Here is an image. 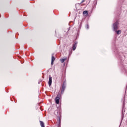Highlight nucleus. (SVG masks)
<instances>
[{
	"mask_svg": "<svg viewBox=\"0 0 127 127\" xmlns=\"http://www.w3.org/2000/svg\"><path fill=\"white\" fill-rule=\"evenodd\" d=\"M65 89H66V81L63 82L61 92H59L56 98H55V102L57 105H59V103H60V99L61 98V94H64Z\"/></svg>",
	"mask_w": 127,
	"mask_h": 127,
	"instance_id": "nucleus-1",
	"label": "nucleus"
},
{
	"mask_svg": "<svg viewBox=\"0 0 127 127\" xmlns=\"http://www.w3.org/2000/svg\"><path fill=\"white\" fill-rule=\"evenodd\" d=\"M120 21L119 20H117L115 23L113 24V28L114 31H116L117 34L118 35H119V34H121L122 33V31L121 30H118L119 27H118V25L120 24L119 23Z\"/></svg>",
	"mask_w": 127,
	"mask_h": 127,
	"instance_id": "nucleus-2",
	"label": "nucleus"
},
{
	"mask_svg": "<svg viewBox=\"0 0 127 127\" xmlns=\"http://www.w3.org/2000/svg\"><path fill=\"white\" fill-rule=\"evenodd\" d=\"M54 114L57 117V121L59 122V125H61V112L58 111V110H56L54 112Z\"/></svg>",
	"mask_w": 127,
	"mask_h": 127,
	"instance_id": "nucleus-3",
	"label": "nucleus"
},
{
	"mask_svg": "<svg viewBox=\"0 0 127 127\" xmlns=\"http://www.w3.org/2000/svg\"><path fill=\"white\" fill-rule=\"evenodd\" d=\"M125 99L124 98L123 108H122V119L124 120V109L126 108V103L125 102Z\"/></svg>",
	"mask_w": 127,
	"mask_h": 127,
	"instance_id": "nucleus-4",
	"label": "nucleus"
},
{
	"mask_svg": "<svg viewBox=\"0 0 127 127\" xmlns=\"http://www.w3.org/2000/svg\"><path fill=\"white\" fill-rule=\"evenodd\" d=\"M77 44H78V42L75 41L73 42V44L72 45V50L75 51L77 47Z\"/></svg>",
	"mask_w": 127,
	"mask_h": 127,
	"instance_id": "nucleus-5",
	"label": "nucleus"
},
{
	"mask_svg": "<svg viewBox=\"0 0 127 127\" xmlns=\"http://www.w3.org/2000/svg\"><path fill=\"white\" fill-rule=\"evenodd\" d=\"M48 84L50 87L52 85V77H51V75H49Z\"/></svg>",
	"mask_w": 127,
	"mask_h": 127,
	"instance_id": "nucleus-6",
	"label": "nucleus"
},
{
	"mask_svg": "<svg viewBox=\"0 0 127 127\" xmlns=\"http://www.w3.org/2000/svg\"><path fill=\"white\" fill-rule=\"evenodd\" d=\"M117 55H118V57L122 60V57L124 56V53L123 52H119L117 54Z\"/></svg>",
	"mask_w": 127,
	"mask_h": 127,
	"instance_id": "nucleus-7",
	"label": "nucleus"
},
{
	"mask_svg": "<svg viewBox=\"0 0 127 127\" xmlns=\"http://www.w3.org/2000/svg\"><path fill=\"white\" fill-rule=\"evenodd\" d=\"M83 15L85 17H87L88 16V14H89V11H88V10L83 11Z\"/></svg>",
	"mask_w": 127,
	"mask_h": 127,
	"instance_id": "nucleus-8",
	"label": "nucleus"
},
{
	"mask_svg": "<svg viewBox=\"0 0 127 127\" xmlns=\"http://www.w3.org/2000/svg\"><path fill=\"white\" fill-rule=\"evenodd\" d=\"M40 125L41 127H45L44 126V123L43 121H40Z\"/></svg>",
	"mask_w": 127,
	"mask_h": 127,
	"instance_id": "nucleus-9",
	"label": "nucleus"
},
{
	"mask_svg": "<svg viewBox=\"0 0 127 127\" xmlns=\"http://www.w3.org/2000/svg\"><path fill=\"white\" fill-rule=\"evenodd\" d=\"M66 60H67V58L61 59V63H64V62L66 61Z\"/></svg>",
	"mask_w": 127,
	"mask_h": 127,
	"instance_id": "nucleus-10",
	"label": "nucleus"
},
{
	"mask_svg": "<svg viewBox=\"0 0 127 127\" xmlns=\"http://www.w3.org/2000/svg\"><path fill=\"white\" fill-rule=\"evenodd\" d=\"M53 54H52V61H55V57H54V56H53Z\"/></svg>",
	"mask_w": 127,
	"mask_h": 127,
	"instance_id": "nucleus-11",
	"label": "nucleus"
},
{
	"mask_svg": "<svg viewBox=\"0 0 127 127\" xmlns=\"http://www.w3.org/2000/svg\"><path fill=\"white\" fill-rule=\"evenodd\" d=\"M85 27L87 29H89V28H90V26L89 25V24H87L85 26Z\"/></svg>",
	"mask_w": 127,
	"mask_h": 127,
	"instance_id": "nucleus-12",
	"label": "nucleus"
},
{
	"mask_svg": "<svg viewBox=\"0 0 127 127\" xmlns=\"http://www.w3.org/2000/svg\"><path fill=\"white\" fill-rule=\"evenodd\" d=\"M53 64H54V61H51V65H53Z\"/></svg>",
	"mask_w": 127,
	"mask_h": 127,
	"instance_id": "nucleus-13",
	"label": "nucleus"
},
{
	"mask_svg": "<svg viewBox=\"0 0 127 127\" xmlns=\"http://www.w3.org/2000/svg\"><path fill=\"white\" fill-rule=\"evenodd\" d=\"M86 0H82L81 2V3H83V2H84Z\"/></svg>",
	"mask_w": 127,
	"mask_h": 127,
	"instance_id": "nucleus-14",
	"label": "nucleus"
},
{
	"mask_svg": "<svg viewBox=\"0 0 127 127\" xmlns=\"http://www.w3.org/2000/svg\"><path fill=\"white\" fill-rule=\"evenodd\" d=\"M95 3H97V1H94V2H93V4L95 5Z\"/></svg>",
	"mask_w": 127,
	"mask_h": 127,
	"instance_id": "nucleus-15",
	"label": "nucleus"
},
{
	"mask_svg": "<svg viewBox=\"0 0 127 127\" xmlns=\"http://www.w3.org/2000/svg\"><path fill=\"white\" fill-rule=\"evenodd\" d=\"M126 112V110H125V109H124V110H123V112Z\"/></svg>",
	"mask_w": 127,
	"mask_h": 127,
	"instance_id": "nucleus-16",
	"label": "nucleus"
}]
</instances>
